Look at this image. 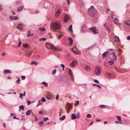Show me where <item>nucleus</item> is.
I'll return each instance as SVG.
<instances>
[{
	"instance_id": "f257e3e1",
	"label": "nucleus",
	"mask_w": 130,
	"mask_h": 130,
	"mask_svg": "<svg viewBox=\"0 0 130 130\" xmlns=\"http://www.w3.org/2000/svg\"><path fill=\"white\" fill-rule=\"evenodd\" d=\"M88 12L89 15L91 17L94 16L96 12V11L93 6H91L90 8L88 9Z\"/></svg>"
},
{
	"instance_id": "f03ea898",
	"label": "nucleus",
	"mask_w": 130,
	"mask_h": 130,
	"mask_svg": "<svg viewBox=\"0 0 130 130\" xmlns=\"http://www.w3.org/2000/svg\"><path fill=\"white\" fill-rule=\"evenodd\" d=\"M52 27L55 29L58 30L61 27V25L59 23L53 22Z\"/></svg>"
},
{
	"instance_id": "7ed1b4c3",
	"label": "nucleus",
	"mask_w": 130,
	"mask_h": 130,
	"mask_svg": "<svg viewBox=\"0 0 130 130\" xmlns=\"http://www.w3.org/2000/svg\"><path fill=\"white\" fill-rule=\"evenodd\" d=\"M108 54L109 57L111 59L114 61L116 60L117 58L115 54L113 53H112V52H109Z\"/></svg>"
},
{
	"instance_id": "20e7f679",
	"label": "nucleus",
	"mask_w": 130,
	"mask_h": 130,
	"mask_svg": "<svg viewBox=\"0 0 130 130\" xmlns=\"http://www.w3.org/2000/svg\"><path fill=\"white\" fill-rule=\"evenodd\" d=\"M77 62L75 60L72 61V62L70 63V66L71 68H74L77 66Z\"/></svg>"
},
{
	"instance_id": "39448f33",
	"label": "nucleus",
	"mask_w": 130,
	"mask_h": 130,
	"mask_svg": "<svg viewBox=\"0 0 130 130\" xmlns=\"http://www.w3.org/2000/svg\"><path fill=\"white\" fill-rule=\"evenodd\" d=\"M95 73L96 75H99L100 74V70L97 66H96L95 69Z\"/></svg>"
},
{
	"instance_id": "423d86ee",
	"label": "nucleus",
	"mask_w": 130,
	"mask_h": 130,
	"mask_svg": "<svg viewBox=\"0 0 130 130\" xmlns=\"http://www.w3.org/2000/svg\"><path fill=\"white\" fill-rule=\"evenodd\" d=\"M90 29L92 31L94 34H96L98 33V31L97 30L96 28L94 27L92 28H90Z\"/></svg>"
},
{
	"instance_id": "0eeeda50",
	"label": "nucleus",
	"mask_w": 130,
	"mask_h": 130,
	"mask_svg": "<svg viewBox=\"0 0 130 130\" xmlns=\"http://www.w3.org/2000/svg\"><path fill=\"white\" fill-rule=\"evenodd\" d=\"M72 50L74 53L75 54H77L79 52V51L77 49L76 47L74 46V45L73 46V48H72Z\"/></svg>"
},
{
	"instance_id": "6e6552de",
	"label": "nucleus",
	"mask_w": 130,
	"mask_h": 130,
	"mask_svg": "<svg viewBox=\"0 0 130 130\" xmlns=\"http://www.w3.org/2000/svg\"><path fill=\"white\" fill-rule=\"evenodd\" d=\"M22 25L21 23L19 24L17 26V28L19 29L21 31H23V30Z\"/></svg>"
},
{
	"instance_id": "1a4fd4ad",
	"label": "nucleus",
	"mask_w": 130,
	"mask_h": 130,
	"mask_svg": "<svg viewBox=\"0 0 130 130\" xmlns=\"http://www.w3.org/2000/svg\"><path fill=\"white\" fill-rule=\"evenodd\" d=\"M50 48L52 49V50L57 51H59V50L58 48H56V47H55L53 44H50Z\"/></svg>"
},
{
	"instance_id": "9d476101",
	"label": "nucleus",
	"mask_w": 130,
	"mask_h": 130,
	"mask_svg": "<svg viewBox=\"0 0 130 130\" xmlns=\"http://www.w3.org/2000/svg\"><path fill=\"white\" fill-rule=\"evenodd\" d=\"M106 75L108 78H112L113 76V75L110 73L107 72L106 73Z\"/></svg>"
},
{
	"instance_id": "9b49d317",
	"label": "nucleus",
	"mask_w": 130,
	"mask_h": 130,
	"mask_svg": "<svg viewBox=\"0 0 130 130\" xmlns=\"http://www.w3.org/2000/svg\"><path fill=\"white\" fill-rule=\"evenodd\" d=\"M11 72L10 70L8 69H7L4 71L3 73L5 74H6L7 73H10Z\"/></svg>"
},
{
	"instance_id": "f8f14e48",
	"label": "nucleus",
	"mask_w": 130,
	"mask_h": 130,
	"mask_svg": "<svg viewBox=\"0 0 130 130\" xmlns=\"http://www.w3.org/2000/svg\"><path fill=\"white\" fill-rule=\"evenodd\" d=\"M10 18L11 20H15L18 19V17L17 16H10Z\"/></svg>"
},
{
	"instance_id": "ddd939ff",
	"label": "nucleus",
	"mask_w": 130,
	"mask_h": 130,
	"mask_svg": "<svg viewBox=\"0 0 130 130\" xmlns=\"http://www.w3.org/2000/svg\"><path fill=\"white\" fill-rule=\"evenodd\" d=\"M68 39L69 40V44L71 46L73 44V40L72 38L70 37H69L68 38Z\"/></svg>"
},
{
	"instance_id": "4468645a",
	"label": "nucleus",
	"mask_w": 130,
	"mask_h": 130,
	"mask_svg": "<svg viewBox=\"0 0 130 130\" xmlns=\"http://www.w3.org/2000/svg\"><path fill=\"white\" fill-rule=\"evenodd\" d=\"M114 22L115 24L118 25L119 24L118 20L116 18H114L113 19Z\"/></svg>"
},
{
	"instance_id": "2eb2a0df",
	"label": "nucleus",
	"mask_w": 130,
	"mask_h": 130,
	"mask_svg": "<svg viewBox=\"0 0 130 130\" xmlns=\"http://www.w3.org/2000/svg\"><path fill=\"white\" fill-rule=\"evenodd\" d=\"M125 23L128 25H130V21L129 20H126L125 21Z\"/></svg>"
},
{
	"instance_id": "dca6fc26",
	"label": "nucleus",
	"mask_w": 130,
	"mask_h": 130,
	"mask_svg": "<svg viewBox=\"0 0 130 130\" xmlns=\"http://www.w3.org/2000/svg\"><path fill=\"white\" fill-rule=\"evenodd\" d=\"M30 30H29L27 32V36L28 37H30L31 36H32L33 35V34L32 33V34H30Z\"/></svg>"
},
{
	"instance_id": "f3484780",
	"label": "nucleus",
	"mask_w": 130,
	"mask_h": 130,
	"mask_svg": "<svg viewBox=\"0 0 130 130\" xmlns=\"http://www.w3.org/2000/svg\"><path fill=\"white\" fill-rule=\"evenodd\" d=\"M76 118V116L74 114H72L71 115V119L72 120H73Z\"/></svg>"
},
{
	"instance_id": "a211bd4d",
	"label": "nucleus",
	"mask_w": 130,
	"mask_h": 130,
	"mask_svg": "<svg viewBox=\"0 0 130 130\" xmlns=\"http://www.w3.org/2000/svg\"><path fill=\"white\" fill-rule=\"evenodd\" d=\"M23 9V6H21L20 7H18L17 9V10L18 12H20Z\"/></svg>"
},
{
	"instance_id": "6ab92c4d",
	"label": "nucleus",
	"mask_w": 130,
	"mask_h": 130,
	"mask_svg": "<svg viewBox=\"0 0 130 130\" xmlns=\"http://www.w3.org/2000/svg\"><path fill=\"white\" fill-rule=\"evenodd\" d=\"M85 69L86 70L88 71H89L90 70V67L88 65H86V67L85 68Z\"/></svg>"
},
{
	"instance_id": "aec40b11",
	"label": "nucleus",
	"mask_w": 130,
	"mask_h": 130,
	"mask_svg": "<svg viewBox=\"0 0 130 130\" xmlns=\"http://www.w3.org/2000/svg\"><path fill=\"white\" fill-rule=\"evenodd\" d=\"M66 118L65 115H63L62 117H60L59 118V120L60 121H63Z\"/></svg>"
},
{
	"instance_id": "412c9836",
	"label": "nucleus",
	"mask_w": 130,
	"mask_h": 130,
	"mask_svg": "<svg viewBox=\"0 0 130 130\" xmlns=\"http://www.w3.org/2000/svg\"><path fill=\"white\" fill-rule=\"evenodd\" d=\"M31 112V111L30 110H29L26 112V115L27 116L29 115Z\"/></svg>"
},
{
	"instance_id": "4be33fe9",
	"label": "nucleus",
	"mask_w": 130,
	"mask_h": 130,
	"mask_svg": "<svg viewBox=\"0 0 130 130\" xmlns=\"http://www.w3.org/2000/svg\"><path fill=\"white\" fill-rule=\"evenodd\" d=\"M19 111L20 110L22 109V110H24V109L25 108L24 106V105H21L19 107Z\"/></svg>"
},
{
	"instance_id": "5701e85b",
	"label": "nucleus",
	"mask_w": 130,
	"mask_h": 130,
	"mask_svg": "<svg viewBox=\"0 0 130 130\" xmlns=\"http://www.w3.org/2000/svg\"><path fill=\"white\" fill-rule=\"evenodd\" d=\"M64 19L63 20V21L64 22H66L67 21L69 18V17L67 16V15L65 16L64 17Z\"/></svg>"
},
{
	"instance_id": "b1692460",
	"label": "nucleus",
	"mask_w": 130,
	"mask_h": 130,
	"mask_svg": "<svg viewBox=\"0 0 130 130\" xmlns=\"http://www.w3.org/2000/svg\"><path fill=\"white\" fill-rule=\"evenodd\" d=\"M72 25H71L69 26L68 29L69 31L71 32H73V30L72 29Z\"/></svg>"
},
{
	"instance_id": "393cba45",
	"label": "nucleus",
	"mask_w": 130,
	"mask_h": 130,
	"mask_svg": "<svg viewBox=\"0 0 130 130\" xmlns=\"http://www.w3.org/2000/svg\"><path fill=\"white\" fill-rule=\"evenodd\" d=\"M38 63L34 61H32L31 63V64H34L35 65H37L38 64Z\"/></svg>"
},
{
	"instance_id": "a878e982",
	"label": "nucleus",
	"mask_w": 130,
	"mask_h": 130,
	"mask_svg": "<svg viewBox=\"0 0 130 130\" xmlns=\"http://www.w3.org/2000/svg\"><path fill=\"white\" fill-rule=\"evenodd\" d=\"M68 73L69 74L70 76L71 77H73L72 74L71 73V71L70 69H69L68 70Z\"/></svg>"
},
{
	"instance_id": "bb28decb",
	"label": "nucleus",
	"mask_w": 130,
	"mask_h": 130,
	"mask_svg": "<svg viewBox=\"0 0 130 130\" xmlns=\"http://www.w3.org/2000/svg\"><path fill=\"white\" fill-rule=\"evenodd\" d=\"M39 29L41 31H44L45 30V29L44 27H40L39 28Z\"/></svg>"
},
{
	"instance_id": "cd10ccee",
	"label": "nucleus",
	"mask_w": 130,
	"mask_h": 130,
	"mask_svg": "<svg viewBox=\"0 0 130 130\" xmlns=\"http://www.w3.org/2000/svg\"><path fill=\"white\" fill-rule=\"evenodd\" d=\"M107 52H105L102 54V58H104L106 57V54L107 53Z\"/></svg>"
},
{
	"instance_id": "c85d7f7f",
	"label": "nucleus",
	"mask_w": 130,
	"mask_h": 130,
	"mask_svg": "<svg viewBox=\"0 0 130 130\" xmlns=\"http://www.w3.org/2000/svg\"><path fill=\"white\" fill-rule=\"evenodd\" d=\"M106 106V105H101L99 106V107L101 108H104Z\"/></svg>"
},
{
	"instance_id": "c756f323",
	"label": "nucleus",
	"mask_w": 130,
	"mask_h": 130,
	"mask_svg": "<svg viewBox=\"0 0 130 130\" xmlns=\"http://www.w3.org/2000/svg\"><path fill=\"white\" fill-rule=\"evenodd\" d=\"M107 63H110V65H112L113 64L114 62L112 60H110L108 61Z\"/></svg>"
},
{
	"instance_id": "7c9ffc66",
	"label": "nucleus",
	"mask_w": 130,
	"mask_h": 130,
	"mask_svg": "<svg viewBox=\"0 0 130 130\" xmlns=\"http://www.w3.org/2000/svg\"><path fill=\"white\" fill-rule=\"evenodd\" d=\"M60 14V12H59V10H58L56 13V16H58V15H59Z\"/></svg>"
},
{
	"instance_id": "2f4dec72",
	"label": "nucleus",
	"mask_w": 130,
	"mask_h": 130,
	"mask_svg": "<svg viewBox=\"0 0 130 130\" xmlns=\"http://www.w3.org/2000/svg\"><path fill=\"white\" fill-rule=\"evenodd\" d=\"M93 86H97V87L98 88H99L101 89V86L99 85H97V84H93Z\"/></svg>"
},
{
	"instance_id": "473e14b6",
	"label": "nucleus",
	"mask_w": 130,
	"mask_h": 130,
	"mask_svg": "<svg viewBox=\"0 0 130 130\" xmlns=\"http://www.w3.org/2000/svg\"><path fill=\"white\" fill-rule=\"evenodd\" d=\"M116 36V39L115 40V41L118 42H119L120 41V39H119V37H118L117 36Z\"/></svg>"
},
{
	"instance_id": "72a5a7b5",
	"label": "nucleus",
	"mask_w": 130,
	"mask_h": 130,
	"mask_svg": "<svg viewBox=\"0 0 130 130\" xmlns=\"http://www.w3.org/2000/svg\"><path fill=\"white\" fill-rule=\"evenodd\" d=\"M18 80L15 81V82L17 84H19L20 82V80L19 78L18 77Z\"/></svg>"
},
{
	"instance_id": "f704fd0d",
	"label": "nucleus",
	"mask_w": 130,
	"mask_h": 130,
	"mask_svg": "<svg viewBox=\"0 0 130 130\" xmlns=\"http://www.w3.org/2000/svg\"><path fill=\"white\" fill-rule=\"evenodd\" d=\"M116 117L117 118V119L119 121H120L121 120V117L119 116H116Z\"/></svg>"
},
{
	"instance_id": "c9c22d12",
	"label": "nucleus",
	"mask_w": 130,
	"mask_h": 130,
	"mask_svg": "<svg viewBox=\"0 0 130 130\" xmlns=\"http://www.w3.org/2000/svg\"><path fill=\"white\" fill-rule=\"evenodd\" d=\"M42 84H44V86L45 87H47L48 86L46 82H42Z\"/></svg>"
},
{
	"instance_id": "e433bc0d",
	"label": "nucleus",
	"mask_w": 130,
	"mask_h": 130,
	"mask_svg": "<svg viewBox=\"0 0 130 130\" xmlns=\"http://www.w3.org/2000/svg\"><path fill=\"white\" fill-rule=\"evenodd\" d=\"M42 102H45L46 101V100L45 98L44 97H42L41 98V100Z\"/></svg>"
},
{
	"instance_id": "4c0bfd02",
	"label": "nucleus",
	"mask_w": 130,
	"mask_h": 130,
	"mask_svg": "<svg viewBox=\"0 0 130 130\" xmlns=\"http://www.w3.org/2000/svg\"><path fill=\"white\" fill-rule=\"evenodd\" d=\"M23 46L25 47L26 48L28 47V45L27 44H23Z\"/></svg>"
},
{
	"instance_id": "58836bf2",
	"label": "nucleus",
	"mask_w": 130,
	"mask_h": 130,
	"mask_svg": "<svg viewBox=\"0 0 130 130\" xmlns=\"http://www.w3.org/2000/svg\"><path fill=\"white\" fill-rule=\"evenodd\" d=\"M26 102L27 103V105H29L30 103H31V102L30 101H29L28 100H26Z\"/></svg>"
},
{
	"instance_id": "ea45409f",
	"label": "nucleus",
	"mask_w": 130,
	"mask_h": 130,
	"mask_svg": "<svg viewBox=\"0 0 130 130\" xmlns=\"http://www.w3.org/2000/svg\"><path fill=\"white\" fill-rule=\"evenodd\" d=\"M56 70L55 69L53 70L52 72V74H55L56 72Z\"/></svg>"
},
{
	"instance_id": "a19ab883",
	"label": "nucleus",
	"mask_w": 130,
	"mask_h": 130,
	"mask_svg": "<svg viewBox=\"0 0 130 130\" xmlns=\"http://www.w3.org/2000/svg\"><path fill=\"white\" fill-rule=\"evenodd\" d=\"M94 46V45H93L91 46L90 47H88V48L87 49L88 50H90L91 49V48H93Z\"/></svg>"
},
{
	"instance_id": "79ce46f5",
	"label": "nucleus",
	"mask_w": 130,
	"mask_h": 130,
	"mask_svg": "<svg viewBox=\"0 0 130 130\" xmlns=\"http://www.w3.org/2000/svg\"><path fill=\"white\" fill-rule=\"evenodd\" d=\"M91 117V115L90 114H88L87 116V118H90Z\"/></svg>"
},
{
	"instance_id": "37998d69",
	"label": "nucleus",
	"mask_w": 130,
	"mask_h": 130,
	"mask_svg": "<svg viewBox=\"0 0 130 130\" xmlns=\"http://www.w3.org/2000/svg\"><path fill=\"white\" fill-rule=\"evenodd\" d=\"M21 43H22L20 41H19V44H18V47H20V46L21 45Z\"/></svg>"
},
{
	"instance_id": "c03bdc74",
	"label": "nucleus",
	"mask_w": 130,
	"mask_h": 130,
	"mask_svg": "<svg viewBox=\"0 0 130 130\" xmlns=\"http://www.w3.org/2000/svg\"><path fill=\"white\" fill-rule=\"evenodd\" d=\"M23 93L20 94V96H19L20 98H21L22 99H23V98L22 96H23Z\"/></svg>"
},
{
	"instance_id": "a18cd8bd",
	"label": "nucleus",
	"mask_w": 130,
	"mask_h": 130,
	"mask_svg": "<svg viewBox=\"0 0 130 130\" xmlns=\"http://www.w3.org/2000/svg\"><path fill=\"white\" fill-rule=\"evenodd\" d=\"M21 78H22V79L23 80L25 79V76H21Z\"/></svg>"
},
{
	"instance_id": "49530a36",
	"label": "nucleus",
	"mask_w": 130,
	"mask_h": 130,
	"mask_svg": "<svg viewBox=\"0 0 130 130\" xmlns=\"http://www.w3.org/2000/svg\"><path fill=\"white\" fill-rule=\"evenodd\" d=\"M105 28L106 29V30H108L109 31V28H108V27H107V26H106V27H105Z\"/></svg>"
},
{
	"instance_id": "de8ad7c7",
	"label": "nucleus",
	"mask_w": 130,
	"mask_h": 130,
	"mask_svg": "<svg viewBox=\"0 0 130 130\" xmlns=\"http://www.w3.org/2000/svg\"><path fill=\"white\" fill-rule=\"evenodd\" d=\"M94 82H95L96 83H99V82L98 81V80L96 79H94Z\"/></svg>"
},
{
	"instance_id": "09e8293b",
	"label": "nucleus",
	"mask_w": 130,
	"mask_h": 130,
	"mask_svg": "<svg viewBox=\"0 0 130 130\" xmlns=\"http://www.w3.org/2000/svg\"><path fill=\"white\" fill-rule=\"evenodd\" d=\"M76 116V118H79V114L78 113L77 114Z\"/></svg>"
},
{
	"instance_id": "8fccbe9b",
	"label": "nucleus",
	"mask_w": 130,
	"mask_h": 130,
	"mask_svg": "<svg viewBox=\"0 0 130 130\" xmlns=\"http://www.w3.org/2000/svg\"><path fill=\"white\" fill-rule=\"evenodd\" d=\"M31 52H30L29 53H28L27 56H30L31 54Z\"/></svg>"
},
{
	"instance_id": "3c124183",
	"label": "nucleus",
	"mask_w": 130,
	"mask_h": 130,
	"mask_svg": "<svg viewBox=\"0 0 130 130\" xmlns=\"http://www.w3.org/2000/svg\"><path fill=\"white\" fill-rule=\"evenodd\" d=\"M48 118H44L43 119V120L45 121H46V120H48Z\"/></svg>"
},
{
	"instance_id": "603ef678",
	"label": "nucleus",
	"mask_w": 130,
	"mask_h": 130,
	"mask_svg": "<svg viewBox=\"0 0 130 130\" xmlns=\"http://www.w3.org/2000/svg\"><path fill=\"white\" fill-rule=\"evenodd\" d=\"M5 54L6 53L5 52H4L1 54V56H4L5 55Z\"/></svg>"
},
{
	"instance_id": "864d4df0",
	"label": "nucleus",
	"mask_w": 130,
	"mask_h": 130,
	"mask_svg": "<svg viewBox=\"0 0 130 130\" xmlns=\"http://www.w3.org/2000/svg\"><path fill=\"white\" fill-rule=\"evenodd\" d=\"M39 113L40 115H42L43 114V113L42 111H40L39 112Z\"/></svg>"
},
{
	"instance_id": "5fc2aeb1",
	"label": "nucleus",
	"mask_w": 130,
	"mask_h": 130,
	"mask_svg": "<svg viewBox=\"0 0 130 130\" xmlns=\"http://www.w3.org/2000/svg\"><path fill=\"white\" fill-rule=\"evenodd\" d=\"M46 98L47 99L50 100V95H49L47 96L46 97Z\"/></svg>"
},
{
	"instance_id": "6e6d98bb",
	"label": "nucleus",
	"mask_w": 130,
	"mask_h": 130,
	"mask_svg": "<svg viewBox=\"0 0 130 130\" xmlns=\"http://www.w3.org/2000/svg\"><path fill=\"white\" fill-rule=\"evenodd\" d=\"M70 0H67V2L68 4V5H69L70 3V2H69Z\"/></svg>"
},
{
	"instance_id": "4d7b16f0",
	"label": "nucleus",
	"mask_w": 130,
	"mask_h": 130,
	"mask_svg": "<svg viewBox=\"0 0 130 130\" xmlns=\"http://www.w3.org/2000/svg\"><path fill=\"white\" fill-rule=\"evenodd\" d=\"M59 96L58 95V94H57L56 96V100H58V99H59Z\"/></svg>"
},
{
	"instance_id": "13d9d810",
	"label": "nucleus",
	"mask_w": 130,
	"mask_h": 130,
	"mask_svg": "<svg viewBox=\"0 0 130 130\" xmlns=\"http://www.w3.org/2000/svg\"><path fill=\"white\" fill-rule=\"evenodd\" d=\"M3 9V7L1 6V5H0V10H2Z\"/></svg>"
},
{
	"instance_id": "bf43d9fd",
	"label": "nucleus",
	"mask_w": 130,
	"mask_h": 130,
	"mask_svg": "<svg viewBox=\"0 0 130 130\" xmlns=\"http://www.w3.org/2000/svg\"><path fill=\"white\" fill-rule=\"evenodd\" d=\"M46 40V38H41L40 39V40H43V41H44L45 40Z\"/></svg>"
},
{
	"instance_id": "052dcab7",
	"label": "nucleus",
	"mask_w": 130,
	"mask_h": 130,
	"mask_svg": "<svg viewBox=\"0 0 130 130\" xmlns=\"http://www.w3.org/2000/svg\"><path fill=\"white\" fill-rule=\"evenodd\" d=\"M61 66L62 67V68H64L65 67V66L63 64H61Z\"/></svg>"
},
{
	"instance_id": "680f3d73",
	"label": "nucleus",
	"mask_w": 130,
	"mask_h": 130,
	"mask_svg": "<svg viewBox=\"0 0 130 130\" xmlns=\"http://www.w3.org/2000/svg\"><path fill=\"white\" fill-rule=\"evenodd\" d=\"M35 117V121H37L38 120V119H37V117L36 116H35V115L34 116Z\"/></svg>"
},
{
	"instance_id": "e2e57ef3",
	"label": "nucleus",
	"mask_w": 130,
	"mask_h": 130,
	"mask_svg": "<svg viewBox=\"0 0 130 130\" xmlns=\"http://www.w3.org/2000/svg\"><path fill=\"white\" fill-rule=\"evenodd\" d=\"M127 40H130V36H129L127 38Z\"/></svg>"
},
{
	"instance_id": "0e129e2a",
	"label": "nucleus",
	"mask_w": 130,
	"mask_h": 130,
	"mask_svg": "<svg viewBox=\"0 0 130 130\" xmlns=\"http://www.w3.org/2000/svg\"><path fill=\"white\" fill-rule=\"evenodd\" d=\"M12 13L13 15H15V12L13 11H12Z\"/></svg>"
},
{
	"instance_id": "69168bd1",
	"label": "nucleus",
	"mask_w": 130,
	"mask_h": 130,
	"mask_svg": "<svg viewBox=\"0 0 130 130\" xmlns=\"http://www.w3.org/2000/svg\"><path fill=\"white\" fill-rule=\"evenodd\" d=\"M43 121H41L39 122V123L40 124H42L43 123Z\"/></svg>"
},
{
	"instance_id": "338daca9",
	"label": "nucleus",
	"mask_w": 130,
	"mask_h": 130,
	"mask_svg": "<svg viewBox=\"0 0 130 130\" xmlns=\"http://www.w3.org/2000/svg\"><path fill=\"white\" fill-rule=\"evenodd\" d=\"M72 105L71 103H69V107H70Z\"/></svg>"
},
{
	"instance_id": "774afa93",
	"label": "nucleus",
	"mask_w": 130,
	"mask_h": 130,
	"mask_svg": "<svg viewBox=\"0 0 130 130\" xmlns=\"http://www.w3.org/2000/svg\"><path fill=\"white\" fill-rule=\"evenodd\" d=\"M25 55L26 56H27V55H28V52H25Z\"/></svg>"
}]
</instances>
